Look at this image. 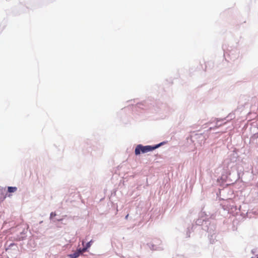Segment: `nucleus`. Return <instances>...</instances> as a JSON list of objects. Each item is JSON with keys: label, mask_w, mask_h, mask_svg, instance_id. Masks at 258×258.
<instances>
[{"label": "nucleus", "mask_w": 258, "mask_h": 258, "mask_svg": "<svg viewBox=\"0 0 258 258\" xmlns=\"http://www.w3.org/2000/svg\"><path fill=\"white\" fill-rule=\"evenodd\" d=\"M159 146V145L155 146H144L141 144L138 145L135 148V153L138 155L142 153H145L154 150Z\"/></svg>", "instance_id": "obj_1"}, {"label": "nucleus", "mask_w": 258, "mask_h": 258, "mask_svg": "<svg viewBox=\"0 0 258 258\" xmlns=\"http://www.w3.org/2000/svg\"><path fill=\"white\" fill-rule=\"evenodd\" d=\"M80 253H81V251H78H78H76L75 253H74L73 254L69 255V256L71 258H77L80 255Z\"/></svg>", "instance_id": "obj_2"}, {"label": "nucleus", "mask_w": 258, "mask_h": 258, "mask_svg": "<svg viewBox=\"0 0 258 258\" xmlns=\"http://www.w3.org/2000/svg\"><path fill=\"white\" fill-rule=\"evenodd\" d=\"M17 188L16 187L9 186L8 188V191L9 192H14L17 190Z\"/></svg>", "instance_id": "obj_3"}, {"label": "nucleus", "mask_w": 258, "mask_h": 258, "mask_svg": "<svg viewBox=\"0 0 258 258\" xmlns=\"http://www.w3.org/2000/svg\"><path fill=\"white\" fill-rule=\"evenodd\" d=\"M87 249H88V248L86 246H85L84 248H83L82 249H80L79 250H78V251H81V253L82 252H85Z\"/></svg>", "instance_id": "obj_4"}, {"label": "nucleus", "mask_w": 258, "mask_h": 258, "mask_svg": "<svg viewBox=\"0 0 258 258\" xmlns=\"http://www.w3.org/2000/svg\"><path fill=\"white\" fill-rule=\"evenodd\" d=\"M92 242V240H91L90 241L88 242L86 246L88 248L91 246V243Z\"/></svg>", "instance_id": "obj_5"}, {"label": "nucleus", "mask_w": 258, "mask_h": 258, "mask_svg": "<svg viewBox=\"0 0 258 258\" xmlns=\"http://www.w3.org/2000/svg\"><path fill=\"white\" fill-rule=\"evenodd\" d=\"M55 216H56V214L55 213L52 212L50 214V218H52L53 217H54Z\"/></svg>", "instance_id": "obj_6"}, {"label": "nucleus", "mask_w": 258, "mask_h": 258, "mask_svg": "<svg viewBox=\"0 0 258 258\" xmlns=\"http://www.w3.org/2000/svg\"><path fill=\"white\" fill-rule=\"evenodd\" d=\"M128 215H127L126 216V217H125V219H127V217H128Z\"/></svg>", "instance_id": "obj_7"}]
</instances>
